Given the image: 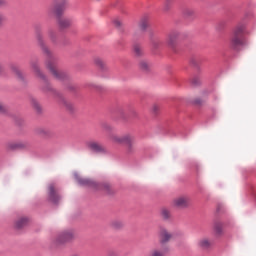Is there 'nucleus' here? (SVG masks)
<instances>
[{
    "instance_id": "nucleus-1",
    "label": "nucleus",
    "mask_w": 256,
    "mask_h": 256,
    "mask_svg": "<svg viewBox=\"0 0 256 256\" xmlns=\"http://www.w3.org/2000/svg\"><path fill=\"white\" fill-rule=\"evenodd\" d=\"M110 142L114 145H126V155H133L135 153V136L131 134L119 135L111 133L108 136Z\"/></svg>"
},
{
    "instance_id": "nucleus-2",
    "label": "nucleus",
    "mask_w": 256,
    "mask_h": 256,
    "mask_svg": "<svg viewBox=\"0 0 256 256\" xmlns=\"http://www.w3.org/2000/svg\"><path fill=\"white\" fill-rule=\"evenodd\" d=\"M245 33V26L242 24L237 25L232 30V36L230 38V45L232 49H237V47H241L245 45V38L243 37Z\"/></svg>"
},
{
    "instance_id": "nucleus-3",
    "label": "nucleus",
    "mask_w": 256,
    "mask_h": 256,
    "mask_svg": "<svg viewBox=\"0 0 256 256\" xmlns=\"http://www.w3.org/2000/svg\"><path fill=\"white\" fill-rule=\"evenodd\" d=\"M76 181L77 183H79V185H82L84 187H90L91 189H95L96 191H109V189H111V185H109V183L99 184L89 178H81L79 175H76Z\"/></svg>"
},
{
    "instance_id": "nucleus-4",
    "label": "nucleus",
    "mask_w": 256,
    "mask_h": 256,
    "mask_svg": "<svg viewBox=\"0 0 256 256\" xmlns=\"http://www.w3.org/2000/svg\"><path fill=\"white\" fill-rule=\"evenodd\" d=\"M46 67L49 69L50 73L53 75L55 79H58L59 81H63V79L67 78V74L59 68H57V64L53 62V60H49L46 62Z\"/></svg>"
},
{
    "instance_id": "nucleus-5",
    "label": "nucleus",
    "mask_w": 256,
    "mask_h": 256,
    "mask_svg": "<svg viewBox=\"0 0 256 256\" xmlns=\"http://www.w3.org/2000/svg\"><path fill=\"white\" fill-rule=\"evenodd\" d=\"M36 41L40 49H42L43 53L48 57H51V50L45 44V40L43 38V33L40 29H36Z\"/></svg>"
},
{
    "instance_id": "nucleus-6",
    "label": "nucleus",
    "mask_w": 256,
    "mask_h": 256,
    "mask_svg": "<svg viewBox=\"0 0 256 256\" xmlns=\"http://www.w3.org/2000/svg\"><path fill=\"white\" fill-rule=\"evenodd\" d=\"M30 65L35 77H37V79H40V81L47 83V76H45V74L42 73L41 68H39V61L32 60L30 62Z\"/></svg>"
},
{
    "instance_id": "nucleus-7",
    "label": "nucleus",
    "mask_w": 256,
    "mask_h": 256,
    "mask_svg": "<svg viewBox=\"0 0 256 256\" xmlns=\"http://www.w3.org/2000/svg\"><path fill=\"white\" fill-rule=\"evenodd\" d=\"M158 239L161 245H165L173 239V234L166 228L161 227L158 231Z\"/></svg>"
},
{
    "instance_id": "nucleus-8",
    "label": "nucleus",
    "mask_w": 256,
    "mask_h": 256,
    "mask_svg": "<svg viewBox=\"0 0 256 256\" xmlns=\"http://www.w3.org/2000/svg\"><path fill=\"white\" fill-rule=\"evenodd\" d=\"M86 146L90 151H93L94 153H102L103 155L107 153V148H105V146L99 142L88 141L86 142Z\"/></svg>"
},
{
    "instance_id": "nucleus-9",
    "label": "nucleus",
    "mask_w": 256,
    "mask_h": 256,
    "mask_svg": "<svg viewBox=\"0 0 256 256\" xmlns=\"http://www.w3.org/2000/svg\"><path fill=\"white\" fill-rule=\"evenodd\" d=\"M29 143L25 141L8 142L6 144V150L8 151H19L20 149H27Z\"/></svg>"
},
{
    "instance_id": "nucleus-10",
    "label": "nucleus",
    "mask_w": 256,
    "mask_h": 256,
    "mask_svg": "<svg viewBox=\"0 0 256 256\" xmlns=\"http://www.w3.org/2000/svg\"><path fill=\"white\" fill-rule=\"evenodd\" d=\"M48 199L52 203H59V200L61 199V196L57 193V187L55 184L48 185Z\"/></svg>"
},
{
    "instance_id": "nucleus-11",
    "label": "nucleus",
    "mask_w": 256,
    "mask_h": 256,
    "mask_svg": "<svg viewBox=\"0 0 256 256\" xmlns=\"http://www.w3.org/2000/svg\"><path fill=\"white\" fill-rule=\"evenodd\" d=\"M172 206L176 209H185L189 207V198L185 196H179L172 201Z\"/></svg>"
},
{
    "instance_id": "nucleus-12",
    "label": "nucleus",
    "mask_w": 256,
    "mask_h": 256,
    "mask_svg": "<svg viewBox=\"0 0 256 256\" xmlns=\"http://www.w3.org/2000/svg\"><path fill=\"white\" fill-rule=\"evenodd\" d=\"M197 245L200 249L207 251V249H211L213 242H211V239L204 237L198 241Z\"/></svg>"
},
{
    "instance_id": "nucleus-13",
    "label": "nucleus",
    "mask_w": 256,
    "mask_h": 256,
    "mask_svg": "<svg viewBox=\"0 0 256 256\" xmlns=\"http://www.w3.org/2000/svg\"><path fill=\"white\" fill-rule=\"evenodd\" d=\"M73 236V231H65L58 237V243H66V241H71V239H73Z\"/></svg>"
},
{
    "instance_id": "nucleus-14",
    "label": "nucleus",
    "mask_w": 256,
    "mask_h": 256,
    "mask_svg": "<svg viewBox=\"0 0 256 256\" xmlns=\"http://www.w3.org/2000/svg\"><path fill=\"white\" fill-rule=\"evenodd\" d=\"M177 39H179V32L177 31L171 32L168 35V40H167L169 47H175V45L177 44Z\"/></svg>"
},
{
    "instance_id": "nucleus-15",
    "label": "nucleus",
    "mask_w": 256,
    "mask_h": 256,
    "mask_svg": "<svg viewBox=\"0 0 256 256\" xmlns=\"http://www.w3.org/2000/svg\"><path fill=\"white\" fill-rule=\"evenodd\" d=\"M27 225H29V218L27 217L18 218L14 223L15 229H23V227H27Z\"/></svg>"
},
{
    "instance_id": "nucleus-16",
    "label": "nucleus",
    "mask_w": 256,
    "mask_h": 256,
    "mask_svg": "<svg viewBox=\"0 0 256 256\" xmlns=\"http://www.w3.org/2000/svg\"><path fill=\"white\" fill-rule=\"evenodd\" d=\"M147 27H149V17L144 16L140 19L138 23V28L140 29V31H145Z\"/></svg>"
},
{
    "instance_id": "nucleus-17",
    "label": "nucleus",
    "mask_w": 256,
    "mask_h": 256,
    "mask_svg": "<svg viewBox=\"0 0 256 256\" xmlns=\"http://www.w3.org/2000/svg\"><path fill=\"white\" fill-rule=\"evenodd\" d=\"M168 251H169V248H167V247L162 248V249L155 248L150 251L149 256H165V253H167Z\"/></svg>"
},
{
    "instance_id": "nucleus-18",
    "label": "nucleus",
    "mask_w": 256,
    "mask_h": 256,
    "mask_svg": "<svg viewBox=\"0 0 256 256\" xmlns=\"http://www.w3.org/2000/svg\"><path fill=\"white\" fill-rule=\"evenodd\" d=\"M58 25L60 29H67V27H71V20L69 18H60Z\"/></svg>"
},
{
    "instance_id": "nucleus-19",
    "label": "nucleus",
    "mask_w": 256,
    "mask_h": 256,
    "mask_svg": "<svg viewBox=\"0 0 256 256\" xmlns=\"http://www.w3.org/2000/svg\"><path fill=\"white\" fill-rule=\"evenodd\" d=\"M215 235L221 236L223 235V223L215 222L213 226Z\"/></svg>"
},
{
    "instance_id": "nucleus-20",
    "label": "nucleus",
    "mask_w": 256,
    "mask_h": 256,
    "mask_svg": "<svg viewBox=\"0 0 256 256\" xmlns=\"http://www.w3.org/2000/svg\"><path fill=\"white\" fill-rule=\"evenodd\" d=\"M183 16L185 19H193L195 17V10L193 8H186L183 11Z\"/></svg>"
},
{
    "instance_id": "nucleus-21",
    "label": "nucleus",
    "mask_w": 256,
    "mask_h": 256,
    "mask_svg": "<svg viewBox=\"0 0 256 256\" xmlns=\"http://www.w3.org/2000/svg\"><path fill=\"white\" fill-rule=\"evenodd\" d=\"M124 225L125 224L119 219L112 220L110 223V227H112V229H122Z\"/></svg>"
},
{
    "instance_id": "nucleus-22",
    "label": "nucleus",
    "mask_w": 256,
    "mask_h": 256,
    "mask_svg": "<svg viewBox=\"0 0 256 256\" xmlns=\"http://www.w3.org/2000/svg\"><path fill=\"white\" fill-rule=\"evenodd\" d=\"M48 39L52 42L55 43L57 41V32L53 29H49L47 32Z\"/></svg>"
},
{
    "instance_id": "nucleus-23",
    "label": "nucleus",
    "mask_w": 256,
    "mask_h": 256,
    "mask_svg": "<svg viewBox=\"0 0 256 256\" xmlns=\"http://www.w3.org/2000/svg\"><path fill=\"white\" fill-rule=\"evenodd\" d=\"M101 127H102L103 131H106L107 133H113V131L115 130L113 125H111L107 122L102 123Z\"/></svg>"
},
{
    "instance_id": "nucleus-24",
    "label": "nucleus",
    "mask_w": 256,
    "mask_h": 256,
    "mask_svg": "<svg viewBox=\"0 0 256 256\" xmlns=\"http://www.w3.org/2000/svg\"><path fill=\"white\" fill-rule=\"evenodd\" d=\"M140 69L142 71H149V69H151V63H149L147 60L140 61Z\"/></svg>"
},
{
    "instance_id": "nucleus-25",
    "label": "nucleus",
    "mask_w": 256,
    "mask_h": 256,
    "mask_svg": "<svg viewBox=\"0 0 256 256\" xmlns=\"http://www.w3.org/2000/svg\"><path fill=\"white\" fill-rule=\"evenodd\" d=\"M162 219H171V211L167 208H162L160 211Z\"/></svg>"
},
{
    "instance_id": "nucleus-26",
    "label": "nucleus",
    "mask_w": 256,
    "mask_h": 256,
    "mask_svg": "<svg viewBox=\"0 0 256 256\" xmlns=\"http://www.w3.org/2000/svg\"><path fill=\"white\" fill-rule=\"evenodd\" d=\"M62 11H63V8H61V6L59 5L52 6L50 8V12L55 13V15H61Z\"/></svg>"
},
{
    "instance_id": "nucleus-27",
    "label": "nucleus",
    "mask_w": 256,
    "mask_h": 256,
    "mask_svg": "<svg viewBox=\"0 0 256 256\" xmlns=\"http://www.w3.org/2000/svg\"><path fill=\"white\" fill-rule=\"evenodd\" d=\"M94 63H95V65H97V67H100V69H105V67H106L105 62L101 58H95Z\"/></svg>"
},
{
    "instance_id": "nucleus-28",
    "label": "nucleus",
    "mask_w": 256,
    "mask_h": 256,
    "mask_svg": "<svg viewBox=\"0 0 256 256\" xmlns=\"http://www.w3.org/2000/svg\"><path fill=\"white\" fill-rule=\"evenodd\" d=\"M134 54L136 57H141L143 55V48L139 45H134Z\"/></svg>"
},
{
    "instance_id": "nucleus-29",
    "label": "nucleus",
    "mask_w": 256,
    "mask_h": 256,
    "mask_svg": "<svg viewBox=\"0 0 256 256\" xmlns=\"http://www.w3.org/2000/svg\"><path fill=\"white\" fill-rule=\"evenodd\" d=\"M171 10V0H166L163 5V11L167 12Z\"/></svg>"
},
{
    "instance_id": "nucleus-30",
    "label": "nucleus",
    "mask_w": 256,
    "mask_h": 256,
    "mask_svg": "<svg viewBox=\"0 0 256 256\" xmlns=\"http://www.w3.org/2000/svg\"><path fill=\"white\" fill-rule=\"evenodd\" d=\"M32 105L36 111H41V105H39V102L37 100H32Z\"/></svg>"
},
{
    "instance_id": "nucleus-31",
    "label": "nucleus",
    "mask_w": 256,
    "mask_h": 256,
    "mask_svg": "<svg viewBox=\"0 0 256 256\" xmlns=\"http://www.w3.org/2000/svg\"><path fill=\"white\" fill-rule=\"evenodd\" d=\"M14 73L18 76L21 77V71H19V69H17L16 67L13 68Z\"/></svg>"
},
{
    "instance_id": "nucleus-32",
    "label": "nucleus",
    "mask_w": 256,
    "mask_h": 256,
    "mask_svg": "<svg viewBox=\"0 0 256 256\" xmlns=\"http://www.w3.org/2000/svg\"><path fill=\"white\" fill-rule=\"evenodd\" d=\"M152 110L154 113H157L159 111V105L157 104L153 105Z\"/></svg>"
},
{
    "instance_id": "nucleus-33",
    "label": "nucleus",
    "mask_w": 256,
    "mask_h": 256,
    "mask_svg": "<svg viewBox=\"0 0 256 256\" xmlns=\"http://www.w3.org/2000/svg\"><path fill=\"white\" fill-rule=\"evenodd\" d=\"M114 25H115L116 27H121V25H123V24L121 23L120 20H114Z\"/></svg>"
},
{
    "instance_id": "nucleus-34",
    "label": "nucleus",
    "mask_w": 256,
    "mask_h": 256,
    "mask_svg": "<svg viewBox=\"0 0 256 256\" xmlns=\"http://www.w3.org/2000/svg\"><path fill=\"white\" fill-rule=\"evenodd\" d=\"M3 21H5V16L3 13H0V25H3Z\"/></svg>"
},
{
    "instance_id": "nucleus-35",
    "label": "nucleus",
    "mask_w": 256,
    "mask_h": 256,
    "mask_svg": "<svg viewBox=\"0 0 256 256\" xmlns=\"http://www.w3.org/2000/svg\"><path fill=\"white\" fill-rule=\"evenodd\" d=\"M7 5V0H0V7H5Z\"/></svg>"
},
{
    "instance_id": "nucleus-36",
    "label": "nucleus",
    "mask_w": 256,
    "mask_h": 256,
    "mask_svg": "<svg viewBox=\"0 0 256 256\" xmlns=\"http://www.w3.org/2000/svg\"><path fill=\"white\" fill-rule=\"evenodd\" d=\"M5 111V106H3V104L0 103V113H5Z\"/></svg>"
},
{
    "instance_id": "nucleus-37",
    "label": "nucleus",
    "mask_w": 256,
    "mask_h": 256,
    "mask_svg": "<svg viewBox=\"0 0 256 256\" xmlns=\"http://www.w3.org/2000/svg\"><path fill=\"white\" fill-rule=\"evenodd\" d=\"M107 256H119V254L117 252H110Z\"/></svg>"
},
{
    "instance_id": "nucleus-38",
    "label": "nucleus",
    "mask_w": 256,
    "mask_h": 256,
    "mask_svg": "<svg viewBox=\"0 0 256 256\" xmlns=\"http://www.w3.org/2000/svg\"><path fill=\"white\" fill-rule=\"evenodd\" d=\"M45 91H51V86H47V88H45Z\"/></svg>"
},
{
    "instance_id": "nucleus-39",
    "label": "nucleus",
    "mask_w": 256,
    "mask_h": 256,
    "mask_svg": "<svg viewBox=\"0 0 256 256\" xmlns=\"http://www.w3.org/2000/svg\"><path fill=\"white\" fill-rule=\"evenodd\" d=\"M1 71H3V67L0 65V73H1Z\"/></svg>"
}]
</instances>
